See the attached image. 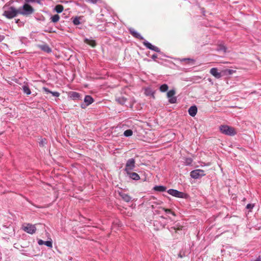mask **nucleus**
<instances>
[{
  "label": "nucleus",
  "instance_id": "20",
  "mask_svg": "<svg viewBox=\"0 0 261 261\" xmlns=\"http://www.w3.org/2000/svg\"><path fill=\"white\" fill-rule=\"evenodd\" d=\"M144 93L146 96H153V94H154L153 91L150 88H146L145 89Z\"/></svg>",
  "mask_w": 261,
  "mask_h": 261
},
{
  "label": "nucleus",
  "instance_id": "3",
  "mask_svg": "<svg viewBox=\"0 0 261 261\" xmlns=\"http://www.w3.org/2000/svg\"><path fill=\"white\" fill-rule=\"evenodd\" d=\"M220 130L222 133L228 136H232L237 134L233 127L228 125H223L220 126Z\"/></svg>",
  "mask_w": 261,
  "mask_h": 261
},
{
  "label": "nucleus",
  "instance_id": "23",
  "mask_svg": "<svg viewBox=\"0 0 261 261\" xmlns=\"http://www.w3.org/2000/svg\"><path fill=\"white\" fill-rule=\"evenodd\" d=\"M70 97L73 99H79L80 97V95L79 93L76 92H72L71 93V95H70Z\"/></svg>",
  "mask_w": 261,
  "mask_h": 261
},
{
  "label": "nucleus",
  "instance_id": "14",
  "mask_svg": "<svg viewBox=\"0 0 261 261\" xmlns=\"http://www.w3.org/2000/svg\"><path fill=\"white\" fill-rule=\"evenodd\" d=\"M210 73L217 79H219L221 76V73L218 72V69L216 68H212L210 70Z\"/></svg>",
  "mask_w": 261,
  "mask_h": 261
},
{
  "label": "nucleus",
  "instance_id": "19",
  "mask_svg": "<svg viewBox=\"0 0 261 261\" xmlns=\"http://www.w3.org/2000/svg\"><path fill=\"white\" fill-rule=\"evenodd\" d=\"M127 99L123 96L118 97L116 98V100L121 105H124Z\"/></svg>",
  "mask_w": 261,
  "mask_h": 261
},
{
  "label": "nucleus",
  "instance_id": "43",
  "mask_svg": "<svg viewBox=\"0 0 261 261\" xmlns=\"http://www.w3.org/2000/svg\"><path fill=\"white\" fill-rule=\"evenodd\" d=\"M161 218H163V219H164V218H164V217H163V216H161Z\"/></svg>",
  "mask_w": 261,
  "mask_h": 261
},
{
  "label": "nucleus",
  "instance_id": "22",
  "mask_svg": "<svg viewBox=\"0 0 261 261\" xmlns=\"http://www.w3.org/2000/svg\"><path fill=\"white\" fill-rule=\"evenodd\" d=\"M22 88L24 93H26L27 95H30L31 93V90L28 86L23 85Z\"/></svg>",
  "mask_w": 261,
  "mask_h": 261
},
{
  "label": "nucleus",
  "instance_id": "29",
  "mask_svg": "<svg viewBox=\"0 0 261 261\" xmlns=\"http://www.w3.org/2000/svg\"><path fill=\"white\" fill-rule=\"evenodd\" d=\"M192 159L191 158H186L185 159V164L186 165H190L192 163Z\"/></svg>",
  "mask_w": 261,
  "mask_h": 261
},
{
  "label": "nucleus",
  "instance_id": "32",
  "mask_svg": "<svg viewBox=\"0 0 261 261\" xmlns=\"http://www.w3.org/2000/svg\"><path fill=\"white\" fill-rule=\"evenodd\" d=\"M180 61L181 62L189 61V62H191L192 63H194L195 60L194 59H191V58H183V59H180Z\"/></svg>",
  "mask_w": 261,
  "mask_h": 261
},
{
  "label": "nucleus",
  "instance_id": "6",
  "mask_svg": "<svg viewBox=\"0 0 261 261\" xmlns=\"http://www.w3.org/2000/svg\"><path fill=\"white\" fill-rule=\"evenodd\" d=\"M22 228L24 231L31 234H34L36 231L35 225L30 223L23 225Z\"/></svg>",
  "mask_w": 261,
  "mask_h": 261
},
{
  "label": "nucleus",
  "instance_id": "11",
  "mask_svg": "<svg viewBox=\"0 0 261 261\" xmlns=\"http://www.w3.org/2000/svg\"><path fill=\"white\" fill-rule=\"evenodd\" d=\"M37 47L41 49L42 50L47 53H50L51 51V49L47 44L45 43L42 44H38L37 45Z\"/></svg>",
  "mask_w": 261,
  "mask_h": 261
},
{
  "label": "nucleus",
  "instance_id": "12",
  "mask_svg": "<svg viewBox=\"0 0 261 261\" xmlns=\"http://www.w3.org/2000/svg\"><path fill=\"white\" fill-rule=\"evenodd\" d=\"M130 34L135 38H138L140 40H144V38L134 29H130L129 30Z\"/></svg>",
  "mask_w": 261,
  "mask_h": 261
},
{
  "label": "nucleus",
  "instance_id": "42",
  "mask_svg": "<svg viewBox=\"0 0 261 261\" xmlns=\"http://www.w3.org/2000/svg\"><path fill=\"white\" fill-rule=\"evenodd\" d=\"M43 143H44V141H41L40 142V144L43 145Z\"/></svg>",
  "mask_w": 261,
  "mask_h": 261
},
{
  "label": "nucleus",
  "instance_id": "7",
  "mask_svg": "<svg viewBox=\"0 0 261 261\" xmlns=\"http://www.w3.org/2000/svg\"><path fill=\"white\" fill-rule=\"evenodd\" d=\"M167 192L169 194L177 198H184L186 195L184 193L174 189H169Z\"/></svg>",
  "mask_w": 261,
  "mask_h": 261
},
{
  "label": "nucleus",
  "instance_id": "18",
  "mask_svg": "<svg viewBox=\"0 0 261 261\" xmlns=\"http://www.w3.org/2000/svg\"><path fill=\"white\" fill-rule=\"evenodd\" d=\"M153 190L158 192H164L166 190V187L163 186H156L154 187Z\"/></svg>",
  "mask_w": 261,
  "mask_h": 261
},
{
  "label": "nucleus",
  "instance_id": "2",
  "mask_svg": "<svg viewBox=\"0 0 261 261\" xmlns=\"http://www.w3.org/2000/svg\"><path fill=\"white\" fill-rule=\"evenodd\" d=\"M18 14V9H16L14 7L11 6L4 11L3 15L8 19H12L16 17Z\"/></svg>",
  "mask_w": 261,
  "mask_h": 261
},
{
  "label": "nucleus",
  "instance_id": "34",
  "mask_svg": "<svg viewBox=\"0 0 261 261\" xmlns=\"http://www.w3.org/2000/svg\"><path fill=\"white\" fill-rule=\"evenodd\" d=\"M50 94H52V95L53 96H55V97H59V95H60V93L58 92H52L51 91V93Z\"/></svg>",
  "mask_w": 261,
  "mask_h": 261
},
{
  "label": "nucleus",
  "instance_id": "8",
  "mask_svg": "<svg viewBox=\"0 0 261 261\" xmlns=\"http://www.w3.org/2000/svg\"><path fill=\"white\" fill-rule=\"evenodd\" d=\"M175 94V91L174 90H170L167 92V96L169 99L168 101L170 103H175L176 102L177 98L174 96Z\"/></svg>",
  "mask_w": 261,
  "mask_h": 261
},
{
  "label": "nucleus",
  "instance_id": "36",
  "mask_svg": "<svg viewBox=\"0 0 261 261\" xmlns=\"http://www.w3.org/2000/svg\"><path fill=\"white\" fill-rule=\"evenodd\" d=\"M43 90L46 93V94H48V93H51V91H50L48 88H46V87H43Z\"/></svg>",
  "mask_w": 261,
  "mask_h": 261
},
{
  "label": "nucleus",
  "instance_id": "15",
  "mask_svg": "<svg viewBox=\"0 0 261 261\" xmlns=\"http://www.w3.org/2000/svg\"><path fill=\"white\" fill-rule=\"evenodd\" d=\"M189 114L190 116L194 117L196 115L197 112V108L196 106H191L188 110Z\"/></svg>",
  "mask_w": 261,
  "mask_h": 261
},
{
  "label": "nucleus",
  "instance_id": "27",
  "mask_svg": "<svg viewBox=\"0 0 261 261\" xmlns=\"http://www.w3.org/2000/svg\"><path fill=\"white\" fill-rule=\"evenodd\" d=\"M133 135V131L131 129H127L124 132L125 137H130Z\"/></svg>",
  "mask_w": 261,
  "mask_h": 261
},
{
  "label": "nucleus",
  "instance_id": "24",
  "mask_svg": "<svg viewBox=\"0 0 261 261\" xmlns=\"http://www.w3.org/2000/svg\"><path fill=\"white\" fill-rule=\"evenodd\" d=\"M55 9L57 13H61L63 10V6L61 5H58L55 7Z\"/></svg>",
  "mask_w": 261,
  "mask_h": 261
},
{
  "label": "nucleus",
  "instance_id": "35",
  "mask_svg": "<svg viewBox=\"0 0 261 261\" xmlns=\"http://www.w3.org/2000/svg\"><path fill=\"white\" fill-rule=\"evenodd\" d=\"M135 100L134 98H132L130 100V104H129V107L130 108H133V106L134 105V103L135 102Z\"/></svg>",
  "mask_w": 261,
  "mask_h": 261
},
{
  "label": "nucleus",
  "instance_id": "16",
  "mask_svg": "<svg viewBox=\"0 0 261 261\" xmlns=\"http://www.w3.org/2000/svg\"><path fill=\"white\" fill-rule=\"evenodd\" d=\"M127 174L133 180H138L140 179L139 175L136 172L131 171L129 173H127Z\"/></svg>",
  "mask_w": 261,
  "mask_h": 261
},
{
  "label": "nucleus",
  "instance_id": "28",
  "mask_svg": "<svg viewBox=\"0 0 261 261\" xmlns=\"http://www.w3.org/2000/svg\"><path fill=\"white\" fill-rule=\"evenodd\" d=\"M217 50L218 51H223L224 53H225L226 52V47L223 45H220L218 46Z\"/></svg>",
  "mask_w": 261,
  "mask_h": 261
},
{
  "label": "nucleus",
  "instance_id": "30",
  "mask_svg": "<svg viewBox=\"0 0 261 261\" xmlns=\"http://www.w3.org/2000/svg\"><path fill=\"white\" fill-rule=\"evenodd\" d=\"M73 23L76 25L80 24L81 22L79 18L75 17L73 20Z\"/></svg>",
  "mask_w": 261,
  "mask_h": 261
},
{
  "label": "nucleus",
  "instance_id": "13",
  "mask_svg": "<svg viewBox=\"0 0 261 261\" xmlns=\"http://www.w3.org/2000/svg\"><path fill=\"white\" fill-rule=\"evenodd\" d=\"M38 243L39 245H45L46 246L50 247V248H52V247H53V243H52L51 240L44 241L40 239L38 241Z\"/></svg>",
  "mask_w": 261,
  "mask_h": 261
},
{
  "label": "nucleus",
  "instance_id": "37",
  "mask_svg": "<svg viewBox=\"0 0 261 261\" xmlns=\"http://www.w3.org/2000/svg\"><path fill=\"white\" fill-rule=\"evenodd\" d=\"M253 207H254V204H248L246 206V208L251 210V209L253 208Z\"/></svg>",
  "mask_w": 261,
  "mask_h": 261
},
{
  "label": "nucleus",
  "instance_id": "41",
  "mask_svg": "<svg viewBox=\"0 0 261 261\" xmlns=\"http://www.w3.org/2000/svg\"><path fill=\"white\" fill-rule=\"evenodd\" d=\"M155 212H156V214H160V211L159 210H156Z\"/></svg>",
  "mask_w": 261,
  "mask_h": 261
},
{
  "label": "nucleus",
  "instance_id": "5",
  "mask_svg": "<svg viewBox=\"0 0 261 261\" xmlns=\"http://www.w3.org/2000/svg\"><path fill=\"white\" fill-rule=\"evenodd\" d=\"M204 171L201 169L194 170L191 172L190 175L192 178L194 179H197L205 175Z\"/></svg>",
  "mask_w": 261,
  "mask_h": 261
},
{
  "label": "nucleus",
  "instance_id": "31",
  "mask_svg": "<svg viewBox=\"0 0 261 261\" xmlns=\"http://www.w3.org/2000/svg\"><path fill=\"white\" fill-rule=\"evenodd\" d=\"M161 209L165 211L167 214H171L173 216H175V214L174 212H172L170 209L165 208H161Z\"/></svg>",
  "mask_w": 261,
  "mask_h": 261
},
{
  "label": "nucleus",
  "instance_id": "40",
  "mask_svg": "<svg viewBox=\"0 0 261 261\" xmlns=\"http://www.w3.org/2000/svg\"><path fill=\"white\" fill-rule=\"evenodd\" d=\"M228 71L229 74H231L233 72V71L232 70H231V69H228Z\"/></svg>",
  "mask_w": 261,
  "mask_h": 261
},
{
  "label": "nucleus",
  "instance_id": "9",
  "mask_svg": "<svg viewBox=\"0 0 261 261\" xmlns=\"http://www.w3.org/2000/svg\"><path fill=\"white\" fill-rule=\"evenodd\" d=\"M94 101L93 98L90 95H86L84 98V102L82 103L81 107L85 109L87 106L91 105Z\"/></svg>",
  "mask_w": 261,
  "mask_h": 261
},
{
  "label": "nucleus",
  "instance_id": "26",
  "mask_svg": "<svg viewBox=\"0 0 261 261\" xmlns=\"http://www.w3.org/2000/svg\"><path fill=\"white\" fill-rule=\"evenodd\" d=\"M168 89V86L167 84L162 85L160 87V90L162 92L167 91Z\"/></svg>",
  "mask_w": 261,
  "mask_h": 261
},
{
  "label": "nucleus",
  "instance_id": "25",
  "mask_svg": "<svg viewBox=\"0 0 261 261\" xmlns=\"http://www.w3.org/2000/svg\"><path fill=\"white\" fill-rule=\"evenodd\" d=\"M60 19V16L58 14L54 15L51 17V20L53 22L56 23Z\"/></svg>",
  "mask_w": 261,
  "mask_h": 261
},
{
  "label": "nucleus",
  "instance_id": "39",
  "mask_svg": "<svg viewBox=\"0 0 261 261\" xmlns=\"http://www.w3.org/2000/svg\"><path fill=\"white\" fill-rule=\"evenodd\" d=\"M158 56L156 54H153L152 57H151V58L153 60H155L156 58H157Z\"/></svg>",
  "mask_w": 261,
  "mask_h": 261
},
{
  "label": "nucleus",
  "instance_id": "17",
  "mask_svg": "<svg viewBox=\"0 0 261 261\" xmlns=\"http://www.w3.org/2000/svg\"><path fill=\"white\" fill-rule=\"evenodd\" d=\"M119 194L122 199L125 202H128L131 201L132 197L128 194L124 193H120Z\"/></svg>",
  "mask_w": 261,
  "mask_h": 261
},
{
  "label": "nucleus",
  "instance_id": "21",
  "mask_svg": "<svg viewBox=\"0 0 261 261\" xmlns=\"http://www.w3.org/2000/svg\"><path fill=\"white\" fill-rule=\"evenodd\" d=\"M84 42L92 47H94L96 45V43L93 40H90L89 39L86 38L84 40Z\"/></svg>",
  "mask_w": 261,
  "mask_h": 261
},
{
  "label": "nucleus",
  "instance_id": "4",
  "mask_svg": "<svg viewBox=\"0 0 261 261\" xmlns=\"http://www.w3.org/2000/svg\"><path fill=\"white\" fill-rule=\"evenodd\" d=\"M135 167V160L133 158L128 159L125 165V171L127 173L132 171Z\"/></svg>",
  "mask_w": 261,
  "mask_h": 261
},
{
  "label": "nucleus",
  "instance_id": "10",
  "mask_svg": "<svg viewBox=\"0 0 261 261\" xmlns=\"http://www.w3.org/2000/svg\"><path fill=\"white\" fill-rule=\"evenodd\" d=\"M143 43L144 46H145L147 48L149 49H151L157 53H160L161 51L159 47L152 45L150 43H149L146 40H144Z\"/></svg>",
  "mask_w": 261,
  "mask_h": 261
},
{
  "label": "nucleus",
  "instance_id": "38",
  "mask_svg": "<svg viewBox=\"0 0 261 261\" xmlns=\"http://www.w3.org/2000/svg\"><path fill=\"white\" fill-rule=\"evenodd\" d=\"M87 2L92 3V4H96L99 0H86Z\"/></svg>",
  "mask_w": 261,
  "mask_h": 261
},
{
  "label": "nucleus",
  "instance_id": "1",
  "mask_svg": "<svg viewBox=\"0 0 261 261\" xmlns=\"http://www.w3.org/2000/svg\"><path fill=\"white\" fill-rule=\"evenodd\" d=\"M34 12L33 8L29 5L25 3L22 7L18 8V12L19 14L23 16H29L33 14Z\"/></svg>",
  "mask_w": 261,
  "mask_h": 261
},
{
  "label": "nucleus",
  "instance_id": "33",
  "mask_svg": "<svg viewBox=\"0 0 261 261\" xmlns=\"http://www.w3.org/2000/svg\"><path fill=\"white\" fill-rule=\"evenodd\" d=\"M25 3L28 4L29 3H40V0H24Z\"/></svg>",
  "mask_w": 261,
  "mask_h": 261
}]
</instances>
